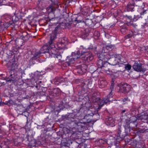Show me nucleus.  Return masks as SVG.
<instances>
[{
    "label": "nucleus",
    "mask_w": 148,
    "mask_h": 148,
    "mask_svg": "<svg viewBox=\"0 0 148 148\" xmlns=\"http://www.w3.org/2000/svg\"><path fill=\"white\" fill-rule=\"evenodd\" d=\"M97 34L96 36L97 37H98L99 36V32L98 31H96L95 32V33H94V35H96L95 34Z\"/></svg>",
    "instance_id": "72a5a7b5"
},
{
    "label": "nucleus",
    "mask_w": 148,
    "mask_h": 148,
    "mask_svg": "<svg viewBox=\"0 0 148 148\" xmlns=\"http://www.w3.org/2000/svg\"><path fill=\"white\" fill-rule=\"evenodd\" d=\"M131 25H133V23H132Z\"/></svg>",
    "instance_id": "79ce46f5"
},
{
    "label": "nucleus",
    "mask_w": 148,
    "mask_h": 148,
    "mask_svg": "<svg viewBox=\"0 0 148 148\" xmlns=\"http://www.w3.org/2000/svg\"><path fill=\"white\" fill-rule=\"evenodd\" d=\"M50 48L48 42L42 47L40 49V51L42 53H49Z\"/></svg>",
    "instance_id": "9b49d317"
},
{
    "label": "nucleus",
    "mask_w": 148,
    "mask_h": 148,
    "mask_svg": "<svg viewBox=\"0 0 148 148\" xmlns=\"http://www.w3.org/2000/svg\"><path fill=\"white\" fill-rule=\"evenodd\" d=\"M50 47L49 52V55L51 57L56 58H60L61 56L60 55L57 54L56 49V48L54 43L49 44Z\"/></svg>",
    "instance_id": "7ed1b4c3"
},
{
    "label": "nucleus",
    "mask_w": 148,
    "mask_h": 148,
    "mask_svg": "<svg viewBox=\"0 0 148 148\" xmlns=\"http://www.w3.org/2000/svg\"><path fill=\"white\" fill-rule=\"evenodd\" d=\"M131 68V66L129 64L125 65V69L126 70L129 71Z\"/></svg>",
    "instance_id": "393cba45"
},
{
    "label": "nucleus",
    "mask_w": 148,
    "mask_h": 148,
    "mask_svg": "<svg viewBox=\"0 0 148 148\" xmlns=\"http://www.w3.org/2000/svg\"><path fill=\"white\" fill-rule=\"evenodd\" d=\"M111 56L114 57V58L116 59L119 62L121 61L122 57L121 55L116 54H112Z\"/></svg>",
    "instance_id": "dca6fc26"
},
{
    "label": "nucleus",
    "mask_w": 148,
    "mask_h": 148,
    "mask_svg": "<svg viewBox=\"0 0 148 148\" xmlns=\"http://www.w3.org/2000/svg\"><path fill=\"white\" fill-rule=\"evenodd\" d=\"M127 29L125 25L122 26L121 29V31L122 33L125 34L127 31Z\"/></svg>",
    "instance_id": "4be33fe9"
},
{
    "label": "nucleus",
    "mask_w": 148,
    "mask_h": 148,
    "mask_svg": "<svg viewBox=\"0 0 148 148\" xmlns=\"http://www.w3.org/2000/svg\"><path fill=\"white\" fill-rule=\"evenodd\" d=\"M64 79L62 78L59 77H58L57 79V81L60 83H61L64 81Z\"/></svg>",
    "instance_id": "a878e982"
},
{
    "label": "nucleus",
    "mask_w": 148,
    "mask_h": 148,
    "mask_svg": "<svg viewBox=\"0 0 148 148\" xmlns=\"http://www.w3.org/2000/svg\"><path fill=\"white\" fill-rule=\"evenodd\" d=\"M109 65L107 62H105L103 63V66L101 68L102 71H103L105 72L108 74L110 73L109 71L110 69L109 68Z\"/></svg>",
    "instance_id": "1a4fd4ad"
},
{
    "label": "nucleus",
    "mask_w": 148,
    "mask_h": 148,
    "mask_svg": "<svg viewBox=\"0 0 148 148\" xmlns=\"http://www.w3.org/2000/svg\"><path fill=\"white\" fill-rule=\"evenodd\" d=\"M134 8V5L133 3L131 4L129 3L127 5V9L128 11H132Z\"/></svg>",
    "instance_id": "6ab92c4d"
},
{
    "label": "nucleus",
    "mask_w": 148,
    "mask_h": 148,
    "mask_svg": "<svg viewBox=\"0 0 148 148\" xmlns=\"http://www.w3.org/2000/svg\"><path fill=\"white\" fill-rule=\"evenodd\" d=\"M41 53H42L40 51L36 52L34 55V58H38L40 56Z\"/></svg>",
    "instance_id": "b1692460"
},
{
    "label": "nucleus",
    "mask_w": 148,
    "mask_h": 148,
    "mask_svg": "<svg viewBox=\"0 0 148 148\" xmlns=\"http://www.w3.org/2000/svg\"><path fill=\"white\" fill-rule=\"evenodd\" d=\"M28 35L27 32H25L23 33L22 35L21 36V38L22 39L24 40H27V39H26V38H28Z\"/></svg>",
    "instance_id": "a211bd4d"
},
{
    "label": "nucleus",
    "mask_w": 148,
    "mask_h": 148,
    "mask_svg": "<svg viewBox=\"0 0 148 148\" xmlns=\"http://www.w3.org/2000/svg\"><path fill=\"white\" fill-rule=\"evenodd\" d=\"M146 148V147H144V148Z\"/></svg>",
    "instance_id": "37998d69"
},
{
    "label": "nucleus",
    "mask_w": 148,
    "mask_h": 148,
    "mask_svg": "<svg viewBox=\"0 0 148 148\" xmlns=\"http://www.w3.org/2000/svg\"><path fill=\"white\" fill-rule=\"evenodd\" d=\"M106 123L107 125L112 127L115 125L114 119L111 117L107 118L106 119Z\"/></svg>",
    "instance_id": "6e6552de"
},
{
    "label": "nucleus",
    "mask_w": 148,
    "mask_h": 148,
    "mask_svg": "<svg viewBox=\"0 0 148 148\" xmlns=\"http://www.w3.org/2000/svg\"><path fill=\"white\" fill-rule=\"evenodd\" d=\"M90 116L89 115H86L84 116V119L87 120V122H88L90 121V120H89L90 118H89Z\"/></svg>",
    "instance_id": "bb28decb"
},
{
    "label": "nucleus",
    "mask_w": 148,
    "mask_h": 148,
    "mask_svg": "<svg viewBox=\"0 0 148 148\" xmlns=\"http://www.w3.org/2000/svg\"><path fill=\"white\" fill-rule=\"evenodd\" d=\"M146 11V10L144 11L143 12H141L140 13V14L141 15H143L145 13Z\"/></svg>",
    "instance_id": "c9c22d12"
},
{
    "label": "nucleus",
    "mask_w": 148,
    "mask_h": 148,
    "mask_svg": "<svg viewBox=\"0 0 148 148\" xmlns=\"http://www.w3.org/2000/svg\"><path fill=\"white\" fill-rule=\"evenodd\" d=\"M107 84V82L105 79H100L98 82L99 86L101 88L105 87Z\"/></svg>",
    "instance_id": "f8f14e48"
},
{
    "label": "nucleus",
    "mask_w": 148,
    "mask_h": 148,
    "mask_svg": "<svg viewBox=\"0 0 148 148\" xmlns=\"http://www.w3.org/2000/svg\"><path fill=\"white\" fill-rule=\"evenodd\" d=\"M129 100L128 99V97L124 98L122 99V101L123 102H125L127 101H129Z\"/></svg>",
    "instance_id": "473e14b6"
},
{
    "label": "nucleus",
    "mask_w": 148,
    "mask_h": 148,
    "mask_svg": "<svg viewBox=\"0 0 148 148\" xmlns=\"http://www.w3.org/2000/svg\"><path fill=\"white\" fill-rule=\"evenodd\" d=\"M125 111H126V110H122L121 111V113L123 114V113H124Z\"/></svg>",
    "instance_id": "58836bf2"
},
{
    "label": "nucleus",
    "mask_w": 148,
    "mask_h": 148,
    "mask_svg": "<svg viewBox=\"0 0 148 148\" xmlns=\"http://www.w3.org/2000/svg\"><path fill=\"white\" fill-rule=\"evenodd\" d=\"M49 9L50 10V12H53L55 10V8H53L51 6H49Z\"/></svg>",
    "instance_id": "c85d7f7f"
},
{
    "label": "nucleus",
    "mask_w": 148,
    "mask_h": 148,
    "mask_svg": "<svg viewBox=\"0 0 148 148\" xmlns=\"http://www.w3.org/2000/svg\"><path fill=\"white\" fill-rule=\"evenodd\" d=\"M113 46L112 45H107L106 46V48L108 49H109V50H110L112 49L113 48Z\"/></svg>",
    "instance_id": "c756f323"
},
{
    "label": "nucleus",
    "mask_w": 148,
    "mask_h": 148,
    "mask_svg": "<svg viewBox=\"0 0 148 148\" xmlns=\"http://www.w3.org/2000/svg\"><path fill=\"white\" fill-rule=\"evenodd\" d=\"M134 142L136 143L135 146L136 148H142V145L140 142H137L136 140H134Z\"/></svg>",
    "instance_id": "aec40b11"
},
{
    "label": "nucleus",
    "mask_w": 148,
    "mask_h": 148,
    "mask_svg": "<svg viewBox=\"0 0 148 148\" xmlns=\"http://www.w3.org/2000/svg\"><path fill=\"white\" fill-rule=\"evenodd\" d=\"M58 27H56L54 30L52 31L51 34L50 40L48 42V44L54 43L53 41L56 38V35L57 33L58 29Z\"/></svg>",
    "instance_id": "423d86ee"
},
{
    "label": "nucleus",
    "mask_w": 148,
    "mask_h": 148,
    "mask_svg": "<svg viewBox=\"0 0 148 148\" xmlns=\"http://www.w3.org/2000/svg\"><path fill=\"white\" fill-rule=\"evenodd\" d=\"M4 18L6 20H9V19H11V16L9 15H5Z\"/></svg>",
    "instance_id": "cd10ccee"
},
{
    "label": "nucleus",
    "mask_w": 148,
    "mask_h": 148,
    "mask_svg": "<svg viewBox=\"0 0 148 148\" xmlns=\"http://www.w3.org/2000/svg\"><path fill=\"white\" fill-rule=\"evenodd\" d=\"M132 67L134 70L138 72H144L146 70L145 69L143 68L141 63L136 62H135Z\"/></svg>",
    "instance_id": "0eeeda50"
},
{
    "label": "nucleus",
    "mask_w": 148,
    "mask_h": 148,
    "mask_svg": "<svg viewBox=\"0 0 148 148\" xmlns=\"http://www.w3.org/2000/svg\"><path fill=\"white\" fill-rule=\"evenodd\" d=\"M84 9H81V11L82 12L83 11V10Z\"/></svg>",
    "instance_id": "a19ab883"
},
{
    "label": "nucleus",
    "mask_w": 148,
    "mask_h": 148,
    "mask_svg": "<svg viewBox=\"0 0 148 148\" xmlns=\"http://www.w3.org/2000/svg\"><path fill=\"white\" fill-rule=\"evenodd\" d=\"M11 66L12 69L15 70L17 68V65L16 62L15 61H13L11 64Z\"/></svg>",
    "instance_id": "412c9836"
},
{
    "label": "nucleus",
    "mask_w": 148,
    "mask_h": 148,
    "mask_svg": "<svg viewBox=\"0 0 148 148\" xmlns=\"http://www.w3.org/2000/svg\"><path fill=\"white\" fill-rule=\"evenodd\" d=\"M145 132V130L144 129H139L138 132H137L138 133H143Z\"/></svg>",
    "instance_id": "7c9ffc66"
},
{
    "label": "nucleus",
    "mask_w": 148,
    "mask_h": 148,
    "mask_svg": "<svg viewBox=\"0 0 148 148\" xmlns=\"http://www.w3.org/2000/svg\"><path fill=\"white\" fill-rule=\"evenodd\" d=\"M86 13V12H83V13L82 12V14H85V13Z\"/></svg>",
    "instance_id": "ea45409f"
},
{
    "label": "nucleus",
    "mask_w": 148,
    "mask_h": 148,
    "mask_svg": "<svg viewBox=\"0 0 148 148\" xmlns=\"http://www.w3.org/2000/svg\"><path fill=\"white\" fill-rule=\"evenodd\" d=\"M111 58L109 60V64L112 65H115L117 64L119 62L114 57Z\"/></svg>",
    "instance_id": "4468645a"
},
{
    "label": "nucleus",
    "mask_w": 148,
    "mask_h": 148,
    "mask_svg": "<svg viewBox=\"0 0 148 148\" xmlns=\"http://www.w3.org/2000/svg\"><path fill=\"white\" fill-rule=\"evenodd\" d=\"M132 36V35H130V34H128L127 36V38H130Z\"/></svg>",
    "instance_id": "e433bc0d"
},
{
    "label": "nucleus",
    "mask_w": 148,
    "mask_h": 148,
    "mask_svg": "<svg viewBox=\"0 0 148 148\" xmlns=\"http://www.w3.org/2000/svg\"><path fill=\"white\" fill-rule=\"evenodd\" d=\"M107 53H104L102 52L100 53L99 56V59L103 60L104 61L106 60V58Z\"/></svg>",
    "instance_id": "2eb2a0df"
},
{
    "label": "nucleus",
    "mask_w": 148,
    "mask_h": 148,
    "mask_svg": "<svg viewBox=\"0 0 148 148\" xmlns=\"http://www.w3.org/2000/svg\"><path fill=\"white\" fill-rule=\"evenodd\" d=\"M120 91L124 93H127L131 90V86L126 83L122 84L120 86Z\"/></svg>",
    "instance_id": "20e7f679"
},
{
    "label": "nucleus",
    "mask_w": 148,
    "mask_h": 148,
    "mask_svg": "<svg viewBox=\"0 0 148 148\" xmlns=\"http://www.w3.org/2000/svg\"><path fill=\"white\" fill-rule=\"evenodd\" d=\"M103 60L99 59L97 62V64L99 68H101L103 66Z\"/></svg>",
    "instance_id": "f3484780"
},
{
    "label": "nucleus",
    "mask_w": 148,
    "mask_h": 148,
    "mask_svg": "<svg viewBox=\"0 0 148 148\" xmlns=\"http://www.w3.org/2000/svg\"><path fill=\"white\" fill-rule=\"evenodd\" d=\"M80 69L81 70V71H82V72H80V73H84L86 72V70L85 69H84V70H82V68H80Z\"/></svg>",
    "instance_id": "f704fd0d"
},
{
    "label": "nucleus",
    "mask_w": 148,
    "mask_h": 148,
    "mask_svg": "<svg viewBox=\"0 0 148 148\" xmlns=\"http://www.w3.org/2000/svg\"><path fill=\"white\" fill-rule=\"evenodd\" d=\"M84 60L86 61L89 62L93 59V56L92 53L88 52L85 53Z\"/></svg>",
    "instance_id": "9d476101"
},
{
    "label": "nucleus",
    "mask_w": 148,
    "mask_h": 148,
    "mask_svg": "<svg viewBox=\"0 0 148 148\" xmlns=\"http://www.w3.org/2000/svg\"><path fill=\"white\" fill-rule=\"evenodd\" d=\"M97 95V94L96 92L93 93L92 95V100L93 102L99 103V106L98 108L99 110L100 109L104 104H106L110 101V99L112 97L111 92L107 95L106 98L101 100L99 97H96Z\"/></svg>",
    "instance_id": "f257e3e1"
},
{
    "label": "nucleus",
    "mask_w": 148,
    "mask_h": 148,
    "mask_svg": "<svg viewBox=\"0 0 148 148\" xmlns=\"http://www.w3.org/2000/svg\"><path fill=\"white\" fill-rule=\"evenodd\" d=\"M118 135L120 136V134L121 133V126H119L118 127Z\"/></svg>",
    "instance_id": "2f4dec72"
},
{
    "label": "nucleus",
    "mask_w": 148,
    "mask_h": 148,
    "mask_svg": "<svg viewBox=\"0 0 148 148\" xmlns=\"http://www.w3.org/2000/svg\"><path fill=\"white\" fill-rule=\"evenodd\" d=\"M138 119L140 120H146L148 119V116L145 115H142L138 117Z\"/></svg>",
    "instance_id": "5701e85b"
},
{
    "label": "nucleus",
    "mask_w": 148,
    "mask_h": 148,
    "mask_svg": "<svg viewBox=\"0 0 148 148\" xmlns=\"http://www.w3.org/2000/svg\"><path fill=\"white\" fill-rule=\"evenodd\" d=\"M72 55V56L67 57L65 62V65L66 66H69L71 64L74 63L75 60L79 58L81 56L84 55L82 54V52L80 53V51H77L76 53H73Z\"/></svg>",
    "instance_id": "f03ea898"
},
{
    "label": "nucleus",
    "mask_w": 148,
    "mask_h": 148,
    "mask_svg": "<svg viewBox=\"0 0 148 148\" xmlns=\"http://www.w3.org/2000/svg\"><path fill=\"white\" fill-rule=\"evenodd\" d=\"M68 39L65 37L60 38L57 43V46L60 49H63L65 46V44L67 43Z\"/></svg>",
    "instance_id": "39448f33"
},
{
    "label": "nucleus",
    "mask_w": 148,
    "mask_h": 148,
    "mask_svg": "<svg viewBox=\"0 0 148 148\" xmlns=\"http://www.w3.org/2000/svg\"><path fill=\"white\" fill-rule=\"evenodd\" d=\"M82 120H80L79 121L75 122V124L78 126V127L79 128H85L86 123V122H82Z\"/></svg>",
    "instance_id": "ddd939ff"
},
{
    "label": "nucleus",
    "mask_w": 148,
    "mask_h": 148,
    "mask_svg": "<svg viewBox=\"0 0 148 148\" xmlns=\"http://www.w3.org/2000/svg\"><path fill=\"white\" fill-rule=\"evenodd\" d=\"M113 85L112 84L110 86V88L111 89V90H112V89H113Z\"/></svg>",
    "instance_id": "4c0bfd02"
}]
</instances>
